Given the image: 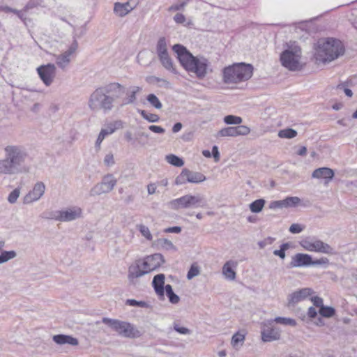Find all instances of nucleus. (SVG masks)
Listing matches in <instances>:
<instances>
[{
	"label": "nucleus",
	"mask_w": 357,
	"mask_h": 357,
	"mask_svg": "<svg viewBox=\"0 0 357 357\" xmlns=\"http://www.w3.org/2000/svg\"><path fill=\"white\" fill-rule=\"evenodd\" d=\"M165 275L162 273L158 274L154 276L152 284L154 288V290L156 293V294L160 298H164V293H165Z\"/></svg>",
	"instance_id": "nucleus-22"
},
{
	"label": "nucleus",
	"mask_w": 357,
	"mask_h": 357,
	"mask_svg": "<svg viewBox=\"0 0 357 357\" xmlns=\"http://www.w3.org/2000/svg\"><path fill=\"white\" fill-rule=\"evenodd\" d=\"M45 185L42 181H38L35 183L33 189L29 191L23 198L24 204H29L39 200L45 194Z\"/></svg>",
	"instance_id": "nucleus-16"
},
{
	"label": "nucleus",
	"mask_w": 357,
	"mask_h": 357,
	"mask_svg": "<svg viewBox=\"0 0 357 357\" xmlns=\"http://www.w3.org/2000/svg\"><path fill=\"white\" fill-rule=\"evenodd\" d=\"M303 228L301 225L294 223L290 226L289 230L292 234H298L303 230Z\"/></svg>",
	"instance_id": "nucleus-54"
},
{
	"label": "nucleus",
	"mask_w": 357,
	"mask_h": 357,
	"mask_svg": "<svg viewBox=\"0 0 357 357\" xmlns=\"http://www.w3.org/2000/svg\"><path fill=\"white\" fill-rule=\"evenodd\" d=\"M199 274V267L195 264H192L191 266L190 270L188 272L187 278L188 280H191L194 277L197 276Z\"/></svg>",
	"instance_id": "nucleus-47"
},
{
	"label": "nucleus",
	"mask_w": 357,
	"mask_h": 357,
	"mask_svg": "<svg viewBox=\"0 0 357 357\" xmlns=\"http://www.w3.org/2000/svg\"><path fill=\"white\" fill-rule=\"evenodd\" d=\"M20 194V188H15L8 195V201L10 204H14L16 202L17 199H18Z\"/></svg>",
	"instance_id": "nucleus-48"
},
{
	"label": "nucleus",
	"mask_w": 357,
	"mask_h": 357,
	"mask_svg": "<svg viewBox=\"0 0 357 357\" xmlns=\"http://www.w3.org/2000/svg\"><path fill=\"white\" fill-rule=\"evenodd\" d=\"M212 154L215 159V162H218L220 160V153L218 151V148L217 146H213L212 148Z\"/></svg>",
	"instance_id": "nucleus-62"
},
{
	"label": "nucleus",
	"mask_w": 357,
	"mask_h": 357,
	"mask_svg": "<svg viewBox=\"0 0 357 357\" xmlns=\"http://www.w3.org/2000/svg\"><path fill=\"white\" fill-rule=\"evenodd\" d=\"M53 340L58 344H68L73 346L78 344V340L70 335H56L53 336Z\"/></svg>",
	"instance_id": "nucleus-25"
},
{
	"label": "nucleus",
	"mask_w": 357,
	"mask_h": 357,
	"mask_svg": "<svg viewBox=\"0 0 357 357\" xmlns=\"http://www.w3.org/2000/svg\"><path fill=\"white\" fill-rule=\"evenodd\" d=\"M136 5L137 3L135 1H129L126 3H115L114 13L119 17H124L131 12Z\"/></svg>",
	"instance_id": "nucleus-19"
},
{
	"label": "nucleus",
	"mask_w": 357,
	"mask_h": 357,
	"mask_svg": "<svg viewBox=\"0 0 357 357\" xmlns=\"http://www.w3.org/2000/svg\"><path fill=\"white\" fill-rule=\"evenodd\" d=\"M297 131L292 128H285L278 132V137L280 138L292 139L297 136Z\"/></svg>",
	"instance_id": "nucleus-33"
},
{
	"label": "nucleus",
	"mask_w": 357,
	"mask_h": 357,
	"mask_svg": "<svg viewBox=\"0 0 357 357\" xmlns=\"http://www.w3.org/2000/svg\"><path fill=\"white\" fill-rule=\"evenodd\" d=\"M282 65L291 71L301 69V50L295 43L287 44V49L280 54Z\"/></svg>",
	"instance_id": "nucleus-6"
},
{
	"label": "nucleus",
	"mask_w": 357,
	"mask_h": 357,
	"mask_svg": "<svg viewBox=\"0 0 357 357\" xmlns=\"http://www.w3.org/2000/svg\"><path fill=\"white\" fill-rule=\"evenodd\" d=\"M141 116L151 123L158 122L160 119L159 116L155 114L147 113L145 110L139 111Z\"/></svg>",
	"instance_id": "nucleus-41"
},
{
	"label": "nucleus",
	"mask_w": 357,
	"mask_h": 357,
	"mask_svg": "<svg viewBox=\"0 0 357 357\" xmlns=\"http://www.w3.org/2000/svg\"><path fill=\"white\" fill-rule=\"evenodd\" d=\"M158 56L168 54L166 39L164 37L160 38L156 45Z\"/></svg>",
	"instance_id": "nucleus-31"
},
{
	"label": "nucleus",
	"mask_w": 357,
	"mask_h": 357,
	"mask_svg": "<svg viewBox=\"0 0 357 357\" xmlns=\"http://www.w3.org/2000/svg\"><path fill=\"white\" fill-rule=\"evenodd\" d=\"M206 179V176L201 172H196L188 169H183L181 174L176 178L175 183L176 185H183L187 182L199 183L204 181Z\"/></svg>",
	"instance_id": "nucleus-12"
},
{
	"label": "nucleus",
	"mask_w": 357,
	"mask_h": 357,
	"mask_svg": "<svg viewBox=\"0 0 357 357\" xmlns=\"http://www.w3.org/2000/svg\"><path fill=\"white\" fill-rule=\"evenodd\" d=\"M242 121L241 117L234 115H227L224 118V122L229 125H240Z\"/></svg>",
	"instance_id": "nucleus-42"
},
{
	"label": "nucleus",
	"mask_w": 357,
	"mask_h": 357,
	"mask_svg": "<svg viewBox=\"0 0 357 357\" xmlns=\"http://www.w3.org/2000/svg\"><path fill=\"white\" fill-rule=\"evenodd\" d=\"M166 160L175 167H182L184 164L181 158L173 154L167 155Z\"/></svg>",
	"instance_id": "nucleus-38"
},
{
	"label": "nucleus",
	"mask_w": 357,
	"mask_h": 357,
	"mask_svg": "<svg viewBox=\"0 0 357 357\" xmlns=\"http://www.w3.org/2000/svg\"><path fill=\"white\" fill-rule=\"evenodd\" d=\"M149 129L155 132V133H158V134H162L165 132V129L160 126H154V125H152V126H150L149 127Z\"/></svg>",
	"instance_id": "nucleus-60"
},
{
	"label": "nucleus",
	"mask_w": 357,
	"mask_h": 357,
	"mask_svg": "<svg viewBox=\"0 0 357 357\" xmlns=\"http://www.w3.org/2000/svg\"><path fill=\"white\" fill-rule=\"evenodd\" d=\"M174 20L177 24H183L186 18L183 14L178 13L174 15Z\"/></svg>",
	"instance_id": "nucleus-57"
},
{
	"label": "nucleus",
	"mask_w": 357,
	"mask_h": 357,
	"mask_svg": "<svg viewBox=\"0 0 357 357\" xmlns=\"http://www.w3.org/2000/svg\"><path fill=\"white\" fill-rule=\"evenodd\" d=\"M317 312L316 309L314 307H310L307 310V316L311 318L314 319L317 317Z\"/></svg>",
	"instance_id": "nucleus-63"
},
{
	"label": "nucleus",
	"mask_w": 357,
	"mask_h": 357,
	"mask_svg": "<svg viewBox=\"0 0 357 357\" xmlns=\"http://www.w3.org/2000/svg\"><path fill=\"white\" fill-rule=\"evenodd\" d=\"M329 264V260L326 257H321L317 260H312L311 258L310 266H317V265H328Z\"/></svg>",
	"instance_id": "nucleus-53"
},
{
	"label": "nucleus",
	"mask_w": 357,
	"mask_h": 357,
	"mask_svg": "<svg viewBox=\"0 0 357 357\" xmlns=\"http://www.w3.org/2000/svg\"><path fill=\"white\" fill-rule=\"evenodd\" d=\"M165 232L167 233H176L178 234L181 231V228L180 227H168L165 230Z\"/></svg>",
	"instance_id": "nucleus-64"
},
{
	"label": "nucleus",
	"mask_w": 357,
	"mask_h": 357,
	"mask_svg": "<svg viewBox=\"0 0 357 357\" xmlns=\"http://www.w3.org/2000/svg\"><path fill=\"white\" fill-rule=\"evenodd\" d=\"M236 127V135H247L250 132V129L246 126H238Z\"/></svg>",
	"instance_id": "nucleus-50"
},
{
	"label": "nucleus",
	"mask_w": 357,
	"mask_h": 357,
	"mask_svg": "<svg viewBox=\"0 0 357 357\" xmlns=\"http://www.w3.org/2000/svg\"><path fill=\"white\" fill-rule=\"evenodd\" d=\"M137 229L139 231L141 234L148 241H151L153 239V236L149 229L148 227H146L144 225L140 224L137 225Z\"/></svg>",
	"instance_id": "nucleus-40"
},
{
	"label": "nucleus",
	"mask_w": 357,
	"mask_h": 357,
	"mask_svg": "<svg viewBox=\"0 0 357 357\" xmlns=\"http://www.w3.org/2000/svg\"><path fill=\"white\" fill-rule=\"evenodd\" d=\"M165 262L161 254L155 253L136 260L128 267V278L132 282L135 280L158 268Z\"/></svg>",
	"instance_id": "nucleus-4"
},
{
	"label": "nucleus",
	"mask_w": 357,
	"mask_h": 357,
	"mask_svg": "<svg viewBox=\"0 0 357 357\" xmlns=\"http://www.w3.org/2000/svg\"><path fill=\"white\" fill-rule=\"evenodd\" d=\"M301 202V199L298 197H287L282 199L283 208L296 207Z\"/></svg>",
	"instance_id": "nucleus-30"
},
{
	"label": "nucleus",
	"mask_w": 357,
	"mask_h": 357,
	"mask_svg": "<svg viewBox=\"0 0 357 357\" xmlns=\"http://www.w3.org/2000/svg\"><path fill=\"white\" fill-rule=\"evenodd\" d=\"M237 266V262L233 260L227 261L222 267V274L225 278L229 280H234L236 272L234 268Z\"/></svg>",
	"instance_id": "nucleus-23"
},
{
	"label": "nucleus",
	"mask_w": 357,
	"mask_h": 357,
	"mask_svg": "<svg viewBox=\"0 0 357 357\" xmlns=\"http://www.w3.org/2000/svg\"><path fill=\"white\" fill-rule=\"evenodd\" d=\"M219 137H237L236 127H227L221 129L218 133Z\"/></svg>",
	"instance_id": "nucleus-36"
},
{
	"label": "nucleus",
	"mask_w": 357,
	"mask_h": 357,
	"mask_svg": "<svg viewBox=\"0 0 357 357\" xmlns=\"http://www.w3.org/2000/svg\"><path fill=\"white\" fill-rule=\"evenodd\" d=\"M102 89L107 94L114 97V100L121 98L126 92V88L117 82H112L102 86Z\"/></svg>",
	"instance_id": "nucleus-18"
},
{
	"label": "nucleus",
	"mask_w": 357,
	"mask_h": 357,
	"mask_svg": "<svg viewBox=\"0 0 357 357\" xmlns=\"http://www.w3.org/2000/svg\"><path fill=\"white\" fill-rule=\"evenodd\" d=\"M149 79L151 80V81H154V82H160L162 83V85L167 87V88H169L170 87V82L169 81H167V79H162V78H159V77H155V76H152L151 77H149Z\"/></svg>",
	"instance_id": "nucleus-55"
},
{
	"label": "nucleus",
	"mask_w": 357,
	"mask_h": 357,
	"mask_svg": "<svg viewBox=\"0 0 357 357\" xmlns=\"http://www.w3.org/2000/svg\"><path fill=\"white\" fill-rule=\"evenodd\" d=\"M141 90H142V88L139 86H131L127 93L128 97L126 98L125 102H123V105L134 103L137 99L136 94L137 93H139Z\"/></svg>",
	"instance_id": "nucleus-28"
},
{
	"label": "nucleus",
	"mask_w": 357,
	"mask_h": 357,
	"mask_svg": "<svg viewBox=\"0 0 357 357\" xmlns=\"http://www.w3.org/2000/svg\"><path fill=\"white\" fill-rule=\"evenodd\" d=\"M188 0L184 1L181 2V3L173 4L170 7H169L168 10L169 12L177 11V10H183L185 6L188 3Z\"/></svg>",
	"instance_id": "nucleus-52"
},
{
	"label": "nucleus",
	"mask_w": 357,
	"mask_h": 357,
	"mask_svg": "<svg viewBox=\"0 0 357 357\" xmlns=\"http://www.w3.org/2000/svg\"><path fill=\"white\" fill-rule=\"evenodd\" d=\"M4 158L0 159V174L15 175L28 173L29 167L26 164L29 154L21 146L8 145L3 149Z\"/></svg>",
	"instance_id": "nucleus-1"
},
{
	"label": "nucleus",
	"mask_w": 357,
	"mask_h": 357,
	"mask_svg": "<svg viewBox=\"0 0 357 357\" xmlns=\"http://www.w3.org/2000/svg\"><path fill=\"white\" fill-rule=\"evenodd\" d=\"M344 52V47L340 40L320 39L317 43L314 58L317 63H326L337 59Z\"/></svg>",
	"instance_id": "nucleus-3"
},
{
	"label": "nucleus",
	"mask_w": 357,
	"mask_h": 357,
	"mask_svg": "<svg viewBox=\"0 0 357 357\" xmlns=\"http://www.w3.org/2000/svg\"><path fill=\"white\" fill-rule=\"evenodd\" d=\"M82 210L78 206L68 207L65 209L56 211L54 218L60 222H70L82 218Z\"/></svg>",
	"instance_id": "nucleus-11"
},
{
	"label": "nucleus",
	"mask_w": 357,
	"mask_h": 357,
	"mask_svg": "<svg viewBox=\"0 0 357 357\" xmlns=\"http://www.w3.org/2000/svg\"><path fill=\"white\" fill-rule=\"evenodd\" d=\"M167 206L169 208L176 211L187 208L186 195L169 202Z\"/></svg>",
	"instance_id": "nucleus-26"
},
{
	"label": "nucleus",
	"mask_w": 357,
	"mask_h": 357,
	"mask_svg": "<svg viewBox=\"0 0 357 357\" xmlns=\"http://www.w3.org/2000/svg\"><path fill=\"white\" fill-rule=\"evenodd\" d=\"M117 183L116 179L111 174L103 176L101 182L95 185L90 190L91 196H97L111 192Z\"/></svg>",
	"instance_id": "nucleus-10"
},
{
	"label": "nucleus",
	"mask_w": 357,
	"mask_h": 357,
	"mask_svg": "<svg viewBox=\"0 0 357 357\" xmlns=\"http://www.w3.org/2000/svg\"><path fill=\"white\" fill-rule=\"evenodd\" d=\"M105 137L103 136V134L99 133L98 138L96 139L95 147L97 151H100V145L102 142L104 140Z\"/></svg>",
	"instance_id": "nucleus-61"
},
{
	"label": "nucleus",
	"mask_w": 357,
	"mask_h": 357,
	"mask_svg": "<svg viewBox=\"0 0 357 357\" xmlns=\"http://www.w3.org/2000/svg\"><path fill=\"white\" fill-rule=\"evenodd\" d=\"M273 320H268L263 324L261 333V340L264 342H273L280 338V331L279 328L273 326Z\"/></svg>",
	"instance_id": "nucleus-14"
},
{
	"label": "nucleus",
	"mask_w": 357,
	"mask_h": 357,
	"mask_svg": "<svg viewBox=\"0 0 357 357\" xmlns=\"http://www.w3.org/2000/svg\"><path fill=\"white\" fill-rule=\"evenodd\" d=\"M165 288L169 302L172 304L178 303L180 301V298L178 295L174 293L172 286L170 284H167Z\"/></svg>",
	"instance_id": "nucleus-32"
},
{
	"label": "nucleus",
	"mask_w": 357,
	"mask_h": 357,
	"mask_svg": "<svg viewBox=\"0 0 357 357\" xmlns=\"http://www.w3.org/2000/svg\"><path fill=\"white\" fill-rule=\"evenodd\" d=\"M114 97L105 93L102 87L95 90L90 96L89 106L93 110L110 111L113 107Z\"/></svg>",
	"instance_id": "nucleus-7"
},
{
	"label": "nucleus",
	"mask_w": 357,
	"mask_h": 357,
	"mask_svg": "<svg viewBox=\"0 0 357 357\" xmlns=\"http://www.w3.org/2000/svg\"><path fill=\"white\" fill-rule=\"evenodd\" d=\"M289 248V243H283L280 245V250H275L273 251V255L275 256H278L282 259H284L286 257L285 251L287 250Z\"/></svg>",
	"instance_id": "nucleus-46"
},
{
	"label": "nucleus",
	"mask_w": 357,
	"mask_h": 357,
	"mask_svg": "<svg viewBox=\"0 0 357 357\" xmlns=\"http://www.w3.org/2000/svg\"><path fill=\"white\" fill-rule=\"evenodd\" d=\"M275 241V238L268 237L264 240L258 242V245L260 248H264L267 245H271Z\"/></svg>",
	"instance_id": "nucleus-56"
},
{
	"label": "nucleus",
	"mask_w": 357,
	"mask_h": 357,
	"mask_svg": "<svg viewBox=\"0 0 357 357\" xmlns=\"http://www.w3.org/2000/svg\"><path fill=\"white\" fill-rule=\"evenodd\" d=\"M245 340V335L239 332L236 333L231 338V344L233 347H237L238 344L242 345Z\"/></svg>",
	"instance_id": "nucleus-39"
},
{
	"label": "nucleus",
	"mask_w": 357,
	"mask_h": 357,
	"mask_svg": "<svg viewBox=\"0 0 357 357\" xmlns=\"http://www.w3.org/2000/svg\"><path fill=\"white\" fill-rule=\"evenodd\" d=\"M101 322L107 325L122 337L135 338L140 336L139 331L130 323L107 317L102 318Z\"/></svg>",
	"instance_id": "nucleus-8"
},
{
	"label": "nucleus",
	"mask_w": 357,
	"mask_h": 357,
	"mask_svg": "<svg viewBox=\"0 0 357 357\" xmlns=\"http://www.w3.org/2000/svg\"><path fill=\"white\" fill-rule=\"evenodd\" d=\"M334 172L328 167L316 169L312 174V177L317 179H324V183L328 184L333 178Z\"/></svg>",
	"instance_id": "nucleus-21"
},
{
	"label": "nucleus",
	"mask_w": 357,
	"mask_h": 357,
	"mask_svg": "<svg viewBox=\"0 0 357 357\" xmlns=\"http://www.w3.org/2000/svg\"><path fill=\"white\" fill-rule=\"evenodd\" d=\"M313 294L314 290L308 287L295 291L288 296V306H294L296 304L304 301Z\"/></svg>",
	"instance_id": "nucleus-17"
},
{
	"label": "nucleus",
	"mask_w": 357,
	"mask_h": 357,
	"mask_svg": "<svg viewBox=\"0 0 357 357\" xmlns=\"http://www.w3.org/2000/svg\"><path fill=\"white\" fill-rule=\"evenodd\" d=\"M103 162H104L105 165H106L107 167H110V166H112L113 165H114L115 161H114V154L112 153V152L110 151L105 155Z\"/></svg>",
	"instance_id": "nucleus-51"
},
{
	"label": "nucleus",
	"mask_w": 357,
	"mask_h": 357,
	"mask_svg": "<svg viewBox=\"0 0 357 357\" xmlns=\"http://www.w3.org/2000/svg\"><path fill=\"white\" fill-rule=\"evenodd\" d=\"M17 256V253L14 250H3V249L1 250L0 254V264H4L9 260H11L14 258H15Z\"/></svg>",
	"instance_id": "nucleus-29"
},
{
	"label": "nucleus",
	"mask_w": 357,
	"mask_h": 357,
	"mask_svg": "<svg viewBox=\"0 0 357 357\" xmlns=\"http://www.w3.org/2000/svg\"><path fill=\"white\" fill-rule=\"evenodd\" d=\"M223 82L225 84H236L249 79L253 73V67L245 63H235L223 69Z\"/></svg>",
	"instance_id": "nucleus-5"
},
{
	"label": "nucleus",
	"mask_w": 357,
	"mask_h": 357,
	"mask_svg": "<svg viewBox=\"0 0 357 357\" xmlns=\"http://www.w3.org/2000/svg\"><path fill=\"white\" fill-rule=\"evenodd\" d=\"M186 195V202H187V208H197L199 206H203L204 204V198L199 195Z\"/></svg>",
	"instance_id": "nucleus-24"
},
{
	"label": "nucleus",
	"mask_w": 357,
	"mask_h": 357,
	"mask_svg": "<svg viewBox=\"0 0 357 357\" xmlns=\"http://www.w3.org/2000/svg\"><path fill=\"white\" fill-rule=\"evenodd\" d=\"M121 123L120 121H116L114 123H110L106 128L102 129L100 133L103 134V136H106L112 134L116 129L120 128Z\"/></svg>",
	"instance_id": "nucleus-34"
},
{
	"label": "nucleus",
	"mask_w": 357,
	"mask_h": 357,
	"mask_svg": "<svg viewBox=\"0 0 357 357\" xmlns=\"http://www.w3.org/2000/svg\"><path fill=\"white\" fill-rule=\"evenodd\" d=\"M265 204V200L263 199H259L252 202L250 204V209L252 213H259L261 211Z\"/></svg>",
	"instance_id": "nucleus-35"
},
{
	"label": "nucleus",
	"mask_w": 357,
	"mask_h": 357,
	"mask_svg": "<svg viewBox=\"0 0 357 357\" xmlns=\"http://www.w3.org/2000/svg\"><path fill=\"white\" fill-rule=\"evenodd\" d=\"M157 245H160L162 249L166 250H176V247L174 245L172 241L167 238H159L157 241Z\"/></svg>",
	"instance_id": "nucleus-37"
},
{
	"label": "nucleus",
	"mask_w": 357,
	"mask_h": 357,
	"mask_svg": "<svg viewBox=\"0 0 357 357\" xmlns=\"http://www.w3.org/2000/svg\"><path fill=\"white\" fill-rule=\"evenodd\" d=\"M311 256L308 254L297 253L291 257L289 267L296 268L310 266Z\"/></svg>",
	"instance_id": "nucleus-20"
},
{
	"label": "nucleus",
	"mask_w": 357,
	"mask_h": 357,
	"mask_svg": "<svg viewBox=\"0 0 357 357\" xmlns=\"http://www.w3.org/2000/svg\"><path fill=\"white\" fill-rule=\"evenodd\" d=\"M158 56L161 64L166 70L171 71L175 74L176 73V70L174 66L173 61L170 58L169 54H165Z\"/></svg>",
	"instance_id": "nucleus-27"
},
{
	"label": "nucleus",
	"mask_w": 357,
	"mask_h": 357,
	"mask_svg": "<svg viewBox=\"0 0 357 357\" xmlns=\"http://www.w3.org/2000/svg\"><path fill=\"white\" fill-rule=\"evenodd\" d=\"M310 300L316 307L321 308L324 305L323 299L319 296H313L310 298Z\"/></svg>",
	"instance_id": "nucleus-58"
},
{
	"label": "nucleus",
	"mask_w": 357,
	"mask_h": 357,
	"mask_svg": "<svg viewBox=\"0 0 357 357\" xmlns=\"http://www.w3.org/2000/svg\"><path fill=\"white\" fill-rule=\"evenodd\" d=\"M78 48L77 40H74L69 48L63 53L56 56V63L62 70H65L71 61V56L75 54Z\"/></svg>",
	"instance_id": "nucleus-15"
},
{
	"label": "nucleus",
	"mask_w": 357,
	"mask_h": 357,
	"mask_svg": "<svg viewBox=\"0 0 357 357\" xmlns=\"http://www.w3.org/2000/svg\"><path fill=\"white\" fill-rule=\"evenodd\" d=\"M147 101L155 108L160 109L162 108V105L160 100L155 94H149L146 98Z\"/></svg>",
	"instance_id": "nucleus-45"
},
{
	"label": "nucleus",
	"mask_w": 357,
	"mask_h": 357,
	"mask_svg": "<svg viewBox=\"0 0 357 357\" xmlns=\"http://www.w3.org/2000/svg\"><path fill=\"white\" fill-rule=\"evenodd\" d=\"M37 72L45 86H49L53 83L56 77V68L54 64L48 63L38 67Z\"/></svg>",
	"instance_id": "nucleus-13"
},
{
	"label": "nucleus",
	"mask_w": 357,
	"mask_h": 357,
	"mask_svg": "<svg viewBox=\"0 0 357 357\" xmlns=\"http://www.w3.org/2000/svg\"><path fill=\"white\" fill-rule=\"evenodd\" d=\"M300 245L307 251L332 255L333 248L326 243L319 239L305 238L300 242Z\"/></svg>",
	"instance_id": "nucleus-9"
},
{
	"label": "nucleus",
	"mask_w": 357,
	"mask_h": 357,
	"mask_svg": "<svg viewBox=\"0 0 357 357\" xmlns=\"http://www.w3.org/2000/svg\"><path fill=\"white\" fill-rule=\"evenodd\" d=\"M269 208L271 209H275V208H282L283 204H282V200H278V201H273L270 203Z\"/></svg>",
	"instance_id": "nucleus-59"
},
{
	"label": "nucleus",
	"mask_w": 357,
	"mask_h": 357,
	"mask_svg": "<svg viewBox=\"0 0 357 357\" xmlns=\"http://www.w3.org/2000/svg\"><path fill=\"white\" fill-rule=\"evenodd\" d=\"M335 313V310L333 307L329 306L323 305L319 309V314L326 318L332 317Z\"/></svg>",
	"instance_id": "nucleus-44"
},
{
	"label": "nucleus",
	"mask_w": 357,
	"mask_h": 357,
	"mask_svg": "<svg viewBox=\"0 0 357 357\" xmlns=\"http://www.w3.org/2000/svg\"><path fill=\"white\" fill-rule=\"evenodd\" d=\"M173 327H174V330L180 334H183V335L191 334V331L189 328L181 326L179 324H178L176 323H174Z\"/></svg>",
	"instance_id": "nucleus-49"
},
{
	"label": "nucleus",
	"mask_w": 357,
	"mask_h": 357,
	"mask_svg": "<svg viewBox=\"0 0 357 357\" xmlns=\"http://www.w3.org/2000/svg\"><path fill=\"white\" fill-rule=\"evenodd\" d=\"M273 321L278 324H280L286 325V326H295L296 325V321L294 319H291V318L278 317Z\"/></svg>",
	"instance_id": "nucleus-43"
},
{
	"label": "nucleus",
	"mask_w": 357,
	"mask_h": 357,
	"mask_svg": "<svg viewBox=\"0 0 357 357\" xmlns=\"http://www.w3.org/2000/svg\"><path fill=\"white\" fill-rule=\"evenodd\" d=\"M172 50L177 54L181 66L187 71L195 73L199 79L206 77L208 67L207 59L194 56L185 47L180 44L174 45Z\"/></svg>",
	"instance_id": "nucleus-2"
}]
</instances>
